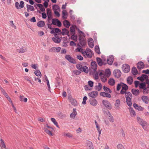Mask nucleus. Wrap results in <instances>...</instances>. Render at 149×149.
<instances>
[{
    "instance_id": "23",
    "label": "nucleus",
    "mask_w": 149,
    "mask_h": 149,
    "mask_svg": "<svg viewBox=\"0 0 149 149\" xmlns=\"http://www.w3.org/2000/svg\"><path fill=\"white\" fill-rule=\"evenodd\" d=\"M69 31L66 28H64L63 29L62 31H61V34H62L63 36L65 35H67L69 36Z\"/></svg>"
},
{
    "instance_id": "42",
    "label": "nucleus",
    "mask_w": 149,
    "mask_h": 149,
    "mask_svg": "<svg viewBox=\"0 0 149 149\" xmlns=\"http://www.w3.org/2000/svg\"><path fill=\"white\" fill-rule=\"evenodd\" d=\"M63 16L62 17L64 19H66L67 18V16L68 13L65 10H63L62 11Z\"/></svg>"
},
{
    "instance_id": "13",
    "label": "nucleus",
    "mask_w": 149,
    "mask_h": 149,
    "mask_svg": "<svg viewBox=\"0 0 149 149\" xmlns=\"http://www.w3.org/2000/svg\"><path fill=\"white\" fill-rule=\"evenodd\" d=\"M96 61L98 65L100 66H102L103 65H105L107 64V63L103 62L102 59L99 57L96 58Z\"/></svg>"
},
{
    "instance_id": "15",
    "label": "nucleus",
    "mask_w": 149,
    "mask_h": 149,
    "mask_svg": "<svg viewBox=\"0 0 149 149\" xmlns=\"http://www.w3.org/2000/svg\"><path fill=\"white\" fill-rule=\"evenodd\" d=\"M91 65V68L93 70V71L95 72L97 68V65L96 62L95 61L92 62Z\"/></svg>"
},
{
    "instance_id": "40",
    "label": "nucleus",
    "mask_w": 149,
    "mask_h": 149,
    "mask_svg": "<svg viewBox=\"0 0 149 149\" xmlns=\"http://www.w3.org/2000/svg\"><path fill=\"white\" fill-rule=\"evenodd\" d=\"M43 130L45 132H46L47 134H48L49 135L51 136H53V134L51 131L48 130L47 128L44 127L43 128Z\"/></svg>"
},
{
    "instance_id": "9",
    "label": "nucleus",
    "mask_w": 149,
    "mask_h": 149,
    "mask_svg": "<svg viewBox=\"0 0 149 149\" xmlns=\"http://www.w3.org/2000/svg\"><path fill=\"white\" fill-rule=\"evenodd\" d=\"M79 43L81 45L82 47L84 46L86 44V40L80 35L79 36Z\"/></svg>"
},
{
    "instance_id": "62",
    "label": "nucleus",
    "mask_w": 149,
    "mask_h": 149,
    "mask_svg": "<svg viewBox=\"0 0 149 149\" xmlns=\"http://www.w3.org/2000/svg\"><path fill=\"white\" fill-rule=\"evenodd\" d=\"M77 58L80 61H82L83 59V58L81 55H78L77 56Z\"/></svg>"
},
{
    "instance_id": "52",
    "label": "nucleus",
    "mask_w": 149,
    "mask_h": 149,
    "mask_svg": "<svg viewBox=\"0 0 149 149\" xmlns=\"http://www.w3.org/2000/svg\"><path fill=\"white\" fill-rule=\"evenodd\" d=\"M105 74L107 76H110L111 74V72L109 69H106L105 71Z\"/></svg>"
},
{
    "instance_id": "56",
    "label": "nucleus",
    "mask_w": 149,
    "mask_h": 149,
    "mask_svg": "<svg viewBox=\"0 0 149 149\" xmlns=\"http://www.w3.org/2000/svg\"><path fill=\"white\" fill-rule=\"evenodd\" d=\"M73 72L74 74H75L76 75H79L81 73V71L77 70H74Z\"/></svg>"
},
{
    "instance_id": "19",
    "label": "nucleus",
    "mask_w": 149,
    "mask_h": 149,
    "mask_svg": "<svg viewBox=\"0 0 149 149\" xmlns=\"http://www.w3.org/2000/svg\"><path fill=\"white\" fill-rule=\"evenodd\" d=\"M52 40L56 43H59L61 40V39L58 36H57L56 37H53L52 38Z\"/></svg>"
},
{
    "instance_id": "11",
    "label": "nucleus",
    "mask_w": 149,
    "mask_h": 149,
    "mask_svg": "<svg viewBox=\"0 0 149 149\" xmlns=\"http://www.w3.org/2000/svg\"><path fill=\"white\" fill-rule=\"evenodd\" d=\"M47 20L49 22L52 19V12L50 9L47 8Z\"/></svg>"
},
{
    "instance_id": "33",
    "label": "nucleus",
    "mask_w": 149,
    "mask_h": 149,
    "mask_svg": "<svg viewBox=\"0 0 149 149\" xmlns=\"http://www.w3.org/2000/svg\"><path fill=\"white\" fill-rule=\"evenodd\" d=\"M132 72L134 75H136L138 74V71L135 67H133L132 70Z\"/></svg>"
},
{
    "instance_id": "34",
    "label": "nucleus",
    "mask_w": 149,
    "mask_h": 149,
    "mask_svg": "<svg viewBox=\"0 0 149 149\" xmlns=\"http://www.w3.org/2000/svg\"><path fill=\"white\" fill-rule=\"evenodd\" d=\"M102 88V86L101 83H98V85L95 86V89L98 91H100Z\"/></svg>"
},
{
    "instance_id": "16",
    "label": "nucleus",
    "mask_w": 149,
    "mask_h": 149,
    "mask_svg": "<svg viewBox=\"0 0 149 149\" xmlns=\"http://www.w3.org/2000/svg\"><path fill=\"white\" fill-rule=\"evenodd\" d=\"M98 92L97 91H93L88 94V95L92 98L96 97L97 96Z\"/></svg>"
},
{
    "instance_id": "53",
    "label": "nucleus",
    "mask_w": 149,
    "mask_h": 149,
    "mask_svg": "<svg viewBox=\"0 0 149 149\" xmlns=\"http://www.w3.org/2000/svg\"><path fill=\"white\" fill-rule=\"evenodd\" d=\"M118 149H125L124 147L121 144H119L117 146Z\"/></svg>"
},
{
    "instance_id": "57",
    "label": "nucleus",
    "mask_w": 149,
    "mask_h": 149,
    "mask_svg": "<svg viewBox=\"0 0 149 149\" xmlns=\"http://www.w3.org/2000/svg\"><path fill=\"white\" fill-rule=\"evenodd\" d=\"M87 99V98L86 96H85L83 97L82 104H86V101Z\"/></svg>"
},
{
    "instance_id": "1",
    "label": "nucleus",
    "mask_w": 149,
    "mask_h": 149,
    "mask_svg": "<svg viewBox=\"0 0 149 149\" xmlns=\"http://www.w3.org/2000/svg\"><path fill=\"white\" fill-rule=\"evenodd\" d=\"M124 90H121L120 91V93L121 94H125V97L126 99V102L127 104L130 107L132 106V93L130 92L126 91Z\"/></svg>"
},
{
    "instance_id": "17",
    "label": "nucleus",
    "mask_w": 149,
    "mask_h": 149,
    "mask_svg": "<svg viewBox=\"0 0 149 149\" xmlns=\"http://www.w3.org/2000/svg\"><path fill=\"white\" fill-rule=\"evenodd\" d=\"M115 108L116 109H118L120 108V101L119 99H117L116 101L114 104Z\"/></svg>"
},
{
    "instance_id": "21",
    "label": "nucleus",
    "mask_w": 149,
    "mask_h": 149,
    "mask_svg": "<svg viewBox=\"0 0 149 149\" xmlns=\"http://www.w3.org/2000/svg\"><path fill=\"white\" fill-rule=\"evenodd\" d=\"M89 102L90 104L93 106H96L97 103V101L94 98L90 99L89 100Z\"/></svg>"
},
{
    "instance_id": "35",
    "label": "nucleus",
    "mask_w": 149,
    "mask_h": 149,
    "mask_svg": "<svg viewBox=\"0 0 149 149\" xmlns=\"http://www.w3.org/2000/svg\"><path fill=\"white\" fill-rule=\"evenodd\" d=\"M27 51L26 47H22L19 49V53H23L26 52Z\"/></svg>"
},
{
    "instance_id": "39",
    "label": "nucleus",
    "mask_w": 149,
    "mask_h": 149,
    "mask_svg": "<svg viewBox=\"0 0 149 149\" xmlns=\"http://www.w3.org/2000/svg\"><path fill=\"white\" fill-rule=\"evenodd\" d=\"M36 5L39 7L40 10L42 12H45V9L43 7V5L42 4H36Z\"/></svg>"
},
{
    "instance_id": "48",
    "label": "nucleus",
    "mask_w": 149,
    "mask_h": 149,
    "mask_svg": "<svg viewBox=\"0 0 149 149\" xmlns=\"http://www.w3.org/2000/svg\"><path fill=\"white\" fill-rule=\"evenodd\" d=\"M34 73L35 75L37 76H41V74L40 71L39 70H36L34 72Z\"/></svg>"
},
{
    "instance_id": "46",
    "label": "nucleus",
    "mask_w": 149,
    "mask_h": 149,
    "mask_svg": "<svg viewBox=\"0 0 149 149\" xmlns=\"http://www.w3.org/2000/svg\"><path fill=\"white\" fill-rule=\"evenodd\" d=\"M20 100L22 102H26L27 101V99L26 98L24 97L22 95L20 96Z\"/></svg>"
},
{
    "instance_id": "54",
    "label": "nucleus",
    "mask_w": 149,
    "mask_h": 149,
    "mask_svg": "<svg viewBox=\"0 0 149 149\" xmlns=\"http://www.w3.org/2000/svg\"><path fill=\"white\" fill-rule=\"evenodd\" d=\"M146 87V84L145 83H141L139 84V87L140 88L143 89Z\"/></svg>"
},
{
    "instance_id": "4",
    "label": "nucleus",
    "mask_w": 149,
    "mask_h": 149,
    "mask_svg": "<svg viewBox=\"0 0 149 149\" xmlns=\"http://www.w3.org/2000/svg\"><path fill=\"white\" fill-rule=\"evenodd\" d=\"M137 120L138 123L142 126L144 130H146L147 125V123L139 117H137Z\"/></svg>"
},
{
    "instance_id": "60",
    "label": "nucleus",
    "mask_w": 149,
    "mask_h": 149,
    "mask_svg": "<svg viewBox=\"0 0 149 149\" xmlns=\"http://www.w3.org/2000/svg\"><path fill=\"white\" fill-rule=\"evenodd\" d=\"M142 76L143 77V80H144L145 79H146V81L148 78V76L146 75L145 74H142Z\"/></svg>"
},
{
    "instance_id": "45",
    "label": "nucleus",
    "mask_w": 149,
    "mask_h": 149,
    "mask_svg": "<svg viewBox=\"0 0 149 149\" xmlns=\"http://www.w3.org/2000/svg\"><path fill=\"white\" fill-rule=\"evenodd\" d=\"M142 91L143 94H147L148 93V92L149 91V89L148 88V87H146L143 89Z\"/></svg>"
},
{
    "instance_id": "63",
    "label": "nucleus",
    "mask_w": 149,
    "mask_h": 149,
    "mask_svg": "<svg viewBox=\"0 0 149 149\" xmlns=\"http://www.w3.org/2000/svg\"><path fill=\"white\" fill-rule=\"evenodd\" d=\"M144 109V108L141 106H139L136 109L138 110L139 111H142Z\"/></svg>"
},
{
    "instance_id": "14",
    "label": "nucleus",
    "mask_w": 149,
    "mask_h": 149,
    "mask_svg": "<svg viewBox=\"0 0 149 149\" xmlns=\"http://www.w3.org/2000/svg\"><path fill=\"white\" fill-rule=\"evenodd\" d=\"M137 67L138 69L140 70L143 69L144 67V64L143 62L142 61L139 62L137 64Z\"/></svg>"
},
{
    "instance_id": "31",
    "label": "nucleus",
    "mask_w": 149,
    "mask_h": 149,
    "mask_svg": "<svg viewBox=\"0 0 149 149\" xmlns=\"http://www.w3.org/2000/svg\"><path fill=\"white\" fill-rule=\"evenodd\" d=\"M108 84L111 86L114 85L115 84V81L114 79L112 78H111L108 81Z\"/></svg>"
},
{
    "instance_id": "7",
    "label": "nucleus",
    "mask_w": 149,
    "mask_h": 149,
    "mask_svg": "<svg viewBox=\"0 0 149 149\" xmlns=\"http://www.w3.org/2000/svg\"><path fill=\"white\" fill-rule=\"evenodd\" d=\"M52 24L59 27H61L62 25L61 22L58 19L56 18L52 19Z\"/></svg>"
},
{
    "instance_id": "38",
    "label": "nucleus",
    "mask_w": 149,
    "mask_h": 149,
    "mask_svg": "<svg viewBox=\"0 0 149 149\" xmlns=\"http://www.w3.org/2000/svg\"><path fill=\"white\" fill-rule=\"evenodd\" d=\"M0 141H1V144L0 145V146L1 148H6V146L5 144L3 141L1 139H0Z\"/></svg>"
},
{
    "instance_id": "6",
    "label": "nucleus",
    "mask_w": 149,
    "mask_h": 149,
    "mask_svg": "<svg viewBox=\"0 0 149 149\" xmlns=\"http://www.w3.org/2000/svg\"><path fill=\"white\" fill-rule=\"evenodd\" d=\"M65 58L67 60L72 63L76 64L77 63L75 60L70 55H66Z\"/></svg>"
},
{
    "instance_id": "50",
    "label": "nucleus",
    "mask_w": 149,
    "mask_h": 149,
    "mask_svg": "<svg viewBox=\"0 0 149 149\" xmlns=\"http://www.w3.org/2000/svg\"><path fill=\"white\" fill-rule=\"evenodd\" d=\"M55 33H58V34L60 35L61 34V30L58 28H54Z\"/></svg>"
},
{
    "instance_id": "47",
    "label": "nucleus",
    "mask_w": 149,
    "mask_h": 149,
    "mask_svg": "<svg viewBox=\"0 0 149 149\" xmlns=\"http://www.w3.org/2000/svg\"><path fill=\"white\" fill-rule=\"evenodd\" d=\"M75 29L74 26H72L70 27V32H71V34H75Z\"/></svg>"
},
{
    "instance_id": "58",
    "label": "nucleus",
    "mask_w": 149,
    "mask_h": 149,
    "mask_svg": "<svg viewBox=\"0 0 149 149\" xmlns=\"http://www.w3.org/2000/svg\"><path fill=\"white\" fill-rule=\"evenodd\" d=\"M122 82H120V83L118 84L117 87V90L118 91H119L121 88V86H122V85L121 84Z\"/></svg>"
},
{
    "instance_id": "64",
    "label": "nucleus",
    "mask_w": 149,
    "mask_h": 149,
    "mask_svg": "<svg viewBox=\"0 0 149 149\" xmlns=\"http://www.w3.org/2000/svg\"><path fill=\"white\" fill-rule=\"evenodd\" d=\"M64 135L70 138L72 137V136L69 133H65L64 134Z\"/></svg>"
},
{
    "instance_id": "8",
    "label": "nucleus",
    "mask_w": 149,
    "mask_h": 149,
    "mask_svg": "<svg viewBox=\"0 0 149 149\" xmlns=\"http://www.w3.org/2000/svg\"><path fill=\"white\" fill-rule=\"evenodd\" d=\"M123 72L125 73H128L130 70V66L127 64L123 65L122 67Z\"/></svg>"
},
{
    "instance_id": "36",
    "label": "nucleus",
    "mask_w": 149,
    "mask_h": 149,
    "mask_svg": "<svg viewBox=\"0 0 149 149\" xmlns=\"http://www.w3.org/2000/svg\"><path fill=\"white\" fill-rule=\"evenodd\" d=\"M27 11H28L29 10L31 11H34L35 10L33 6L27 4L26 6Z\"/></svg>"
},
{
    "instance_id": "51",
    "label": "nucleus",
    "mask_w": 149,
    "mask_h": 149,
    "mask_svg": "<svg viewBox=\"0 0 149 149\" xmlns=\"http://www.w3.org/2000/svg\"><path fill=\"white\" fill-rule=\"evenodd\" d=\"M103 112L104 114L107 115L108 117H110L111 116V114L109 111H105L103 110Z\"/></svg>"
},
{
    "instance_id": "26",
    "label": "nucleus",
    "mask_w": 149,
    "mask_h": 149,
    "mask_svg": "<svg viewBox=\"0 0 149 149\" xmlns=\"http://www.w3.org/2000/svg\"><path fill=\"white\" fill-rule=\"evenodd\" d=\"M63 24L64 26L67 28H68L70 26V24L69 21L66 20L63 21Z\"/></svg>"
},
{
    "instance_id": "41",
    "label": "nucleus",
    "mask_w": 149,
    "mask_h": 149,
    "mask_svg": "<svg viewBox=\"0 0 149 149\" xmlns=\"http://www.w3.org/2000/svg\"><path fill=\"white\" fill-rule=\"evenodd\" d=\"M51 120L54 124L58 128H59V127L58 124V123L56 121L55 118H51Z\"/></svg>"
},
{
    "instance_id": "30",
    "label": "nucleus",
    "mask_w": 149,
    "mask_h": 149,
    "mask_svg": "<svg viewBox=\"0 0 149 149\" xmlns=\"http://www.w3.org/2000/svg\"><path fill=\"white\" fill-rule=\"evenodd\" d=\"M52 9L54 11H60V8L59 6L56 4L54 5L53 6Z\"/></svg>"
},
{
    "instance_id": "3",
    "label": "nucleus",
    "mask_w": 149,
    "mask_h": 149,
    "mask_svg": "<svg viewBox=\"0 0 149 149\" xmlns=\"http://www.w3.org/2000/svg\"><path fill=\"white\" fill-rule=\"evenodd\" d=\"M81 53L85 58H91L92 56V53L91 49L87 48L86 51H82Z\"/></svg>"
},
{
    "instance_id": "27",
    "label": "nucleus",
    "mask_w": 149,
    "mask_h": 149,
    "mask_svg": "<svg viewBox=\"0 0 149 149\" xmlns=\"http://www.w3.org/2000/svg\"><path fill=\"white\" fill-rule=\"evenodd\" d=\"M77 114L76 109H74L73 112L70 114V118H74Z\"/></svg>"
},
{
    "instance_id": "22",
    "label": "nucleus",
    "mask_w": 149,
    "mask_h": 149,
    "mask_svg": "<svg viewBox=\"0 0 149 149\" xmlns=\"http://www.w3.org/2000/svg\"><path fill=\"white\" fill-rule=\"evenodd\" d=\"M132 93L136 96H138L139 94V91L138 89H132L131 90Z\"/></svg>"
},
{
    "instance_id": "55",
    "label": "nucleus",
    "mask_w": 149,
    "mask_h": 149,
    "mask_svg": "<svg viewBox=\"0 0 149 149\" xmlns=\"http://www.w3.org/2000/svg\"><path fill=\"white\" fill-rule=\"evenodd\" d=\"M76 67L77 69L79 70L80 71H81L83 67L82 65L79 64H77L76 65Z\"/></svg>"
},
{
    "instance_id": "37",
    "label": "nucleus",
    "mask_w": 149,
    "mask_h": 149,
    "mask_svg": "<svg viewBox=\"0 0 149 149\" xmlns=\"http://www.w3.org/2000/svg\"><path fill=\"white\" fill-rule=\"evenodd\" d=\"M122 85V89L125 91H127L128 88V86L125 84L121 82Z\"/></svg>"
},
{
    "instance_id": "24",
    "label": "nucleus",
    "mask_w": 149,
    "mask_h": 149,
    "mask_svg": "<svg viewBox=\"0 0 149 149\" xmlns=\"http://www.w3.org/2000/svg\"><path fill=\"white\" fill-rule=\"evenodd\" d=\"M127 81L128 84L131 85L133 82V78L131 76H129L127 77Z\"/></svg>"
},
{
    "instance_id": "20",
    "label": "nucleus",
    "mask_w": 149,
    "mask_h": 149,
    "mask_svg": "<svg viewBox=\"0 0 149 149\" xmlns=\"http://www.w3.org/2000/svg\"><path fill=\"white\" fill-rule=\"evenodd\" d=\"M68 98L70 102L74 106L77 105V102L76 100L72 98L71 97H69Z\"/></svg>"
},
{
    "instance_id": "59",
    "label": "nucleus",
    "mask_w": 149,
    "mask_h": 149,
    "mask_svg": "<svg viewBox=\"0 0 149 149\" xmlns=\"http://www.w3.org/2000/svg\"><path fill=\"white\" fill-rule=\"evenodd\" d=\"M88 84L89 86L92 87L93 85V82L91 81H88Z\"/></svg>"
},
{
    "instance_id": "18",
    "label": "nucleus",
    "mask_w": 149,
    "mask_h": 149,
    "mask_svg": "<svg viewBox=\"0 0 149 149\" xmlns=\"http://www.w3.org/2000/svg\"><path fill=\"white\" fill-rule=\"evenodd\" d=\"M141 99L142 101L146 104H148L149 103V99L148 96L143 95L141 96Z\"/></svg>"
},
{
    "instance_id": "61",
    "label": "nucleus",
    "mask_w": 149,
    "mask_h": 149,
    "mask_svg": "<svg viewBox=\"0 0 149 149\" xmlns=\"http://www.w3.org/2000/svg\"><path fill=\"white\" fill-rule=\"evenodd\" d=\"M10 24L12 26V27L14 29H16V26L14 25L13 24V21H10Z\"/></svg>"
},
{
    "instance_id": "43",
    "label": "nucleus",
    "mask_w": 149,
    "mask_h": 149,
    "mask_svg": "<svg viewBox=\"0 0 149 149\" xmlns=\"http://www.w3.org/2000/svg\"><path fill=\"white\" fill-rule=\"evenodd\" d=\"M72 35L71 36V39L74 41L75 42H76L77 40V36L76 35H75V34H72Z\"/></svg>"
},
{
    "instance_id": "25",
    "label": "nucleus",
    "mask_w": 149,
    "mask_h": 149,
    "mask_svg": "<svg viewBox=\"0 0 149 149\" xmlns=\"http://www.w3.org/2000/svg\"><path fill=\"white\" fill-rule=\"evenodd\" d=\"M45 23L44 21H40L38 22L37 23V25L39 27H42L44 26Z\"/></svg>"
},
{
    "instance_id": "29",
    "label": "nucleus",
    "mask_w": 149,
    "mask_h": 149,
    "mask_svg": "<svg viewBox=\"0 0 149 149\" xmlns=\"http://www.w3.org/2000/svg\"><path fill=\"white\" fill-rule=\"evenodd\" d=\"M87 147L88 149H93V144L91 142L89 141L87 143Z\"/></svg>"
},
{
    "instance_id": "44",
    "label": "nucleus",
    "mask_w": 149,
    "mask_h": 149,
    "mask_svg": "<svg viewBox=\"0 0 149 149\" xmlns=\"http://www.w3.org/2000/svg\"><path fill=\"white\" fill-rule=\"evenodd\" d=\"M95 52L96 53L99 54H100V48L99 46L96 45L95 47Z\"/></svg>"
},
{
    "instance_id": "5",
    "label": "nucleus",
    "mask_w": 149,
    "mask_h": 149,
    "mask_svg": "<svg viewBox=\"0 0 149 149\" xmlns=\"http://www.w3.org/2000/svg\"><path fill=\"white\" fill-rule=\"evenodd\" d=\"M102 103L104 106L107 109L111 110L112 109L111 104L108 100H102Z\"/></svg>"
},
{
    "instance_id": "32",
    "label": "nucleus",
    "mask_w": 149,
    "mask_h": 149,
    "mask_svg": "<svg viewBox=\"0 0 149 149\" xmlns=\"http://www.w3.org/2000/svg\"><path fill=\"white\" fill-rule=\"evenodd\" d=\"M81 71H83L86 73H88L89 71L88 68L87 66H84L82 67Z\"/></svg>"
},
{
    "instance_id": "2",
    "label": "nucleus",
    "mask_w": 149,
    "mask_h": 149,
    "mask_svg": "<svg viewBox=\"0 0 149 149\" xmlns=\"http://www.w3.org/2000/svg\"><path fill=\"white\" fill-rule=\"evenodd\" d=\"M103 89L106 93L105 92H101L100 93V95L104 97H106L109 98H111V96L110 93H111L112 91L110 89L104 86H103Z\"/></svg>"
},
{
    "instance_id": "10",
    "label": "nucleus",
    "mask_w": 149,
    "mask_h": 149,
    "mask_svg": "<svg viewBox=\"0 0 149 149\" xmlns=\"http://www.w3.org/2000/svg\"><path fill=\"white\" fill-rule=\"evenodd\" d=\"M113 73L115 77L117 78H119L121 76V72L118 69L115 70L113 72Z\"/></svg>"
},
{
    "instance_id": "49",
    "label": "nucleus",
    "mask_w": 149,
    "mask_h": 149,
    "mask_svg": "<svg viewBox=\"0 0 149 149\" xmlns=\"http://www.w3.org/2000/svg\"><path fill=\"white\" fill-rule=\"evenodd\" d=\"M58 115L59 117L62 118H63L66 116L65 114H63L61 112H58Z\"/></svg>"
},
{
    "instance_id": "28",
    "label": "nucleus",
    "mask_w": 149,
    "mask_h": 149,
    "mask_svg": "<svg viewBox=\"0 0 149 149\" xmlns=\"http://www.w3.org/2000/svg\"><path fill=\"white\" fill-rule=\"evenodd\" d=\"M129 109L130 111V113L131 116L132 117H134L136 115V113L135 111L131 107L129 108Z\"/></svg>"
},
{
    "instance_id": "12",
    "label": "nucleus",
    "mask_w": 149,
    "mask_h": 149,
    "mask_svg": "<svg viewBox=\"0 0 149 149\" xmlns=\"http://www.w3.org/2000/svg\"><path fill=\"white\" fill-rule=\"evenodd\" d=\"M107 63L109 65H112L114 61V57L112 55L109 56L107 59Z\"/></svg>"
}]
</instances>
